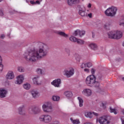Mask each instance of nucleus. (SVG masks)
I'll return each instance as SVG.
<instances>
[{"label":"nucleus","instance_id":"obj_1","mask_svg":"<svg viewBox=\"0 0 124 124\" xmlns=\"http://www.w3.org/2000/svg\"><path fill=\"white\" fill-rule=\"evenodd\" d=\"M38 49H33L25 53L24 58L27 62H35L37 60H41L47 56L49 47L46 44L40 43L38 44Z\"/></svg>","mask_w":124,"mask_h":124},{"label":"nucleus","instance_id":"obj_2","mask_svg":"<svg viewBox=\"0 0 124 124\" xmlns=\"http://www.w3.org/2000/svg\"><path fill=\"white\" fill-rule=\"evenodd\" d=\"M52 120V116L48 114L40 115L38 118L39 122L44 123L45 124H50Z\"/></svg>","mask_w":124,"mask_h":124},{"label":"nucleus","instance_id":"obj_3","mask_svg":"<svg viewBox=\"0 0 124 124\" xmlns=\"http://www.w3.org/2000/svg\"><path fill=\"white\" fill-rule=\"evenodd\" d=\"M118 11V9L117 7L112 6L108 8L105 11V14L106 16L108 17H114L115 16L116 14H117V11Z\"/></svg>","mask_w":124,"mask_h":124},{"label":"nucleus","instance_id":"obj_4","mask_svg":"<svg viewBox=\"0 0 124 124\" xmlns=\"http://www.w3.org/2000/svg\"><path fill=\"white\" fill-rule=\"evenodd\" d=\"M42 109L45 113H52L53 112L52 103L50 102L45 103L42 106Z\"/></svg>","mask_w":124,"mask_h":124},{"label":"nucleus","instance_id":"obj_5","mask_svg":"<svg viewBox=\"0 0 124 124\" xmlns=\"http://www.w3.org/2000/svg\"><path fill=\"white\" fill-rule=\"evenodd\" d=\"M96 78L94 75H91L87 77L85 83L86 85L88 86H90V87H92V85L93 84L95 80H96Z\"/></svg>","mask_w":124,"mask_h":124},{"label":"nucleus","instance_id":"obj_6","mask_svg":"<svg viewBox=\"0 0 124 124\" xmlns=\"http://www.w3.org/2000/svg\"><path fill=\"white\" fill-rule=\"evenodd\" d=\"M75 72L74 71V69L73 68H70L68 69H65L63 71V74L66 75V76L69 78V77H71L72 75H74Z\"/></svg>","mask_w":124,"mask_h":124},{"label":"nucleus","instance_id":"obj_7","mask_svg":"<svg viewBox=\"0 0 124 124\" xmlns=\"http://www.w3.org/2000/svg\"><path fill=\"white\" fill-rule=\"evenodd\" d=\"M97 122L99 123L100 124H110V121H109L107 117L102 116L100 117L97 119Z\"/></svg>","mask_w":124,"mask_h":124},{"label":"nucleus","instance_id":"obj_8","mask_svg":"<svg viewBox=\"0 0 124 124\" xmlns=\"http://www.w3.org/2000/svg\"><path fill=\"white\" fill-rule=\"evenodd\" d=\"M17 110L19 115H20L21 116H25L26 112L25 105H22L19 107Z\"/></svg>","mask_w":124,"mask_h":124},{"label":"nucleus","instance_id":"obj_9","mask_svg":"<svg viewBox=\"0 0 124 124\" xmlns=\"http://www.w3.org/2000/svg\"><path fill=\"white\" fill-rule=\"evenodd\" d=\"M8 91L5 88L0 89V98H4L6 96Z\"/></svg>","mask_w":124,"mask_h":124},{"label":"nucleus","instance_id":"obj_10","mask_svg":"<svg viewBox=\"0 0 124 124\" xmlns=\"http://www.w3.org/2000/svg\"><path fill=\"white\" fill-rule=\"evenodd\" d=\"M62 81L60 78L55 79L51 83V85H53V86H54L56 88H60V85Z\"/></svg>","mask_w":124,"mask_h":124},{"label":"nucleus","instance_id":"obj_11","mask_svg":"<svg viewBox=\"0 0 124 124\" xmlns=\"http://www.w3.org/2000/svg\"><path fill=\"white\" fill-rule=\"evenodd\" d=\"M14 72L13 71H9L6 76V78L7 80H12V79H14Z\"/></svg>","mask_w":124,"mask_h":124},{"label":"nucleus","instance_id":"obj_12","mask_svg":"<svg viewBox=\"0 0 124 124\" xmlns=\"http://www.w3.org/2000/svg\"><path fill=\"white\" fill-rule=\"evenodd\" d=\"M31 93L33 98H37L40 96V93L37 90H32Z\"/></svg>","mask_w":124,"mask_h":124},{"label":"nucleus","instance_id":"obj_13","mask_svg":"<svg viewBox=\"0 0 124 124\" xmlns=\"http://www.w3.org/2000/svg\"><path fill=\"white\" fill-rule=\"evenodd\" d=\"M88 46L90 49H92V50H93L94 51H97L98 50H99L98 46H97V45L95 43H91Z\"/></svg>","mask_w":124,"mask_h":124},{"label":"nucleus","instance_id":"obj_14","mask_svg":"<svg viewBox=\"0 0 124 124\" xmlns=\"http://www.w3.org/2000/svg\"><path fill=\"white\" fill-rule=\"evenodd\" d=\"M40 77L39 75L35 76L33 78L32 81L35 85H41V82L39 81Z\"/></svg>","mask_w":124,"mask_h":124},{"label":"nucleus","instance_id":"obj_15","mask_svg":"<svg viewBox=\"0 0 124 124\" xmlns=\"http://www.w3.org/2000/svg\"><path fill=\"white\" fill-rule=\"evenodd\" d=\"M31 111L34 115H37V114L41 113L42 110L40 107H35L32 108Z\"/></svg>","mask_w":124,"mask_h":124},{"label":"nucleus","instance_id":"obj_16","mask_svg":"<svg viewBox=\"0 0 124 124\" xmlns=\"http://www.w3.org/2000/svg\"><path fill=\"white\" fill-rule=\"evenodd\" d=\"M114 39H120L123 37V32L121 31H115Z\"/></svg>","mask_w":124,"mask_h":124},{"label":"nucleus","instance_id":"obj_17","mask_svg":"<svg viewBox=\"0 0 124 124\" xmlns=\"http://www.w3.org/2000/svg\"><path fill=\"white\" fill-rule=\"evenodd\" d=\"M24 81V76L20 75L17 77V80L15 81V83L17 85H20Z\"/></svg>","mask_w":124,"mask_h":124},{"label":"nucleus","instance_id":"obj_18","mask_svg":"<svg viewBox=\"0 0 124 124\" xmlns=\"http://www.w3.org/2000/svg\"><path fill=\"white\" fill-rule=\"evenodd\" d=\"M82 93L86 96H91L92 94V90L90 89H84L82 91Z\"/></svg>","mask_w":124,"mask_h":124},{"label":"nucleus","instance_id":"obj_19","mask_svg":"<svg viewBox=\"0 0 124 124\" xmlns=\"http://www.w3.org/2000/svg\"><path fill=\"white\" fill-rule=\"evenodd\" d=\"M86 33V31H81L79 30L75 31L74 33V35L75 36H77V35H79V36H82V35H85Z\"/></svg>","mask_w":124,"mask_h":124},{"label":"nucleus","instance_id":"obj_20","mask_svg":"<svg viewBox=\"0 0 124 124\" xmlns=\"http://www.w3.org/2000/svg\"><path fill=\"white\" fill-rule=\"evenodd\" d=\"M115 33H116V32H115V31H109L108 33V38H110L111 39H115Z\"/></svg>","mask_w":124,"mask_h":124},{"label":"nucleus","instance_id":"obj_21","mask_svg":"<svg viewBox=\"0 0 124 124\" xmlns=\"http://www.w3.org/2000/svg\"><path fill=\"white\" fill-rule=\"evenodd\" d=\"M57 34H58V35H60V36H62L63 37H68V35L66 34L63 31H58L56 32Z\"/></svg>","mask_w":124,"mask_h":124},{"label":"nucleus","instance_id":"obj_22","mask_svg":"<svg viewBox=\"0 0 124 124\" xmlns=\"http://www.w3.org/2000/svg\"><path fill=\"white\" fill-rule=\"evenodd\" d=\"M78 13L80 16L82 17H85L86 16H88V14L86 13V12L83 10V9H79Z\"/></svg>","mask_w":124,"mask_h":124},{"label":"nucleus","instance_id":"obj_23","mask_svg":"<svg viewBox=\"0 0 124 124\" xmlns=\"http://www.w3.org/2000/svg\"><path fill=\"white\" fill-rule=\"evenodd\" d=\"M64 95H65V96H66V97L70 98L72 97L73 94L72 93V92L67 91L64 93Z\"/></svg>","mask_w":124,"mask_h":124},{"label":"nucleus","instance_id":"obj_24","mask_svg":"<svg viewBox=\"0 0 124 124\" xmlns=\"http://www.w3.org/2000/svg\"><path fill=\"white\" fill-rule=\"evenodd\" d=\"M77 2H79V0H68L67 1L68 5H73V4L77 3Z\"/></svg>","mask_w":124,"mask_h":124},{"label":"nucleus","instance_id":"obj_25","mask_svg":"<svg viewBox=\"0 0 124 124\" xmlns=\"http://www.w3.org/2000/svg\"><path fill=\"white\" fill-rule=\"evenodd\" d=\"M84 115L86 118H89V119H92L93 117V113L91 112L86 111L84 113Z\"/></svg>","mask_w":124,"mask_h":124},{"label":"nucleus","instance_id":"obj_26","mask_svg":"<svg viewBox=\"0 0 124 124\" xmlns=\"http://www.w3.org/2000/svg\"><path fill=\"white\" fill-rule=\"evenodd\" d=\"M23 87L25 90H27L28 91L31 89V86L30 83H26L23 85Z\"/></svg>","mask_w":124,"mask_h":124},{"label":"nucleus","instance_id":"obj_27","mask_svg":"<svg viewBox=\"0 0 124 124\" xmlns=\"http://www.w3.org/2000/svg\"><path fill=\"white\" fill-rule=\"evenodd\" d=\"M78 100L79 107H83V103H84V100H83V99L80 97H78Z\"/></svg>","mask_w":124,"mask_h":124},{"label":"nucleus","instance_id":"obj_28","mask_svg":"<svg viewBox=\"0 0 124 124\" xmlns=\"http://www.w3.org/2000/svg\"><path fill=\"white\" fill-rule=\"evenodd\" d=\"M74 57L77 62H80V61H81V56L79 54L76 53L74 55Z\"/></svg>","mask_w":124,"mask_h":124},{"label":"nucleus","instance_id":"obj_29","mask_svg":"<svg viewBox=\"0 0 124 124\" xmlns=\"http://www.w3.org/2000/svg\"><path fill=\"white\" fill-rule=\"evenodd\" d=\"M109 111L110 113H114V115H117L118 114V110L116 108H109Z\"/></svg>","mask_w":124,"mask_h":124},{"label":"nucleus","instance_id":"obj_30","mask_svg":"<svg viewBox=\"0 0 124 124\" xmlns=\"http://www.w3.org/2000/svg\"><path fill=\"white\" fill-rule=\"evenodd\" d=\"M119 26L124 27V17L123 16H121L119 21Z\"/></svg>","mask_w":124,"mask_h":124},{"label":"nucleus","instance_id":"obj_31","mask_svg":"<svg viewBox=\"0 0 124 124\" xmlns=\"http://www.w3.org/2000/svg\"><path fill=\"white\" fill-rule=\"evenodd\" d=\"M71 123L74 124H80V121L79 120H74L73 118H70Z\"/></svg>","mask_w":124,"mask_h":124},{"label":"nucleus","instance_id":"obj_32","mask_svg":"<svg viewBox=\"0 0 124 124\" xmlns=\"http://www.w3.org/2000/svg\"><path fill=\"white\" fill-rule=\"evenodd\" d=\"M111 25H112V23L111 22V21H107L106 22V24H104L105 29H107V28H108V27H110Z\"/></svg>","mask_w":124,"mask_h":124},{"label":"nucleus","instance_id":"obj_33","mask_svg":"<svg viewBox=\"0 0 124 124\" xmlns=\"http://www.w3.org/2000/svg\"><path fill=\"white\" fill-rule=\"evenodd\" d=\"M99 82L98 81H96L95 80L94 82L93 83V85H92V87H95V88H98L99 87Z\"/></svg>","mask_w":124,"mask_h":124},{"label":"nucleus","instance_id":"obj_34","mask_svg":"<svg viewBox=\"0 0 124 124\" xmlns=\"http://www.w3.org/2000/svg\"><path fill=\"white\" fill-rule=\"evenodd\" d=\"M69 40L72 42H77L78 39L76 37H75L73 36H72L70 37Z\"/></svg>","mask_w":124,"mask_h":124},{"label":"nucleus","instance_id":"obj_35","mask_svg":"<svg viewBox=\"0 0 124 124\" xmlns=\"http://www.w3.org/2000/svg\"><path fill=\"white\" fill-rule=\"evenodd\" d=\"M77 42L78 44H79V45H83V44L85 43V41H84V40L79 39H78Z\"/></svg>","mask_w":124,"mask_h":124},{"label":"nucleus","instance_id":"obj_36","mask_svg":"<svg viewBox=\"0 0 124 124\" xmlns=\"http://www.w3.org/2000/svg\"><path fill=\"white\" fill-rule=\"evenodd\" d=\"M52 100H53V101H59L60 100V97L56 95L53 96Z\"/></svg>","mask_w":124,"mask_h":124},{"label":"nucleus","instance_id":"obj_37","mask_svg":"<svg viewBox=\"0 0 124 124\" xmlns=\"http://www.w3.org/2000/svg\"><path fill=\"white\" fill-rule=\"evenodd\" d=\"M17 70L19 72H25V68L23 67H18Z\"/></svg>","mask_w":124,"mask_h":124},{"label":"nucleus","instance_id":"obj_38","mask_svg":"<svg viewBox=\"0 0 124 124\" xmlns=\"http://www.w3.org/2000/svg\"><path fill=\"white\" fill-rule=\"evenodd\" d=\"M86 67H92V66H93V63H92V62H87L86 63Z\"/></svg>","mask_w":124,"mask_h":124},{"label":"nucleus","instance_id":"obj_39","mask_svg":"<svg viewBox=\"0 0 124 124\" xmlns=\"http://www.w3.org/2000/svg\"><path fill=\"white\" fill-rule=\"evenodd\" d=\"M36 72L38 74H42V70L41 69L38 68L36 70Z\"/></svg>","mask_w":124,"mask_h":124},{"label":"nucleus","instance_id":"obj_40","mask_svg":"<svg viewBox=\"0 0 124 124\" xmlns=\"http://www.w3.org/2000/svg\"><path fill=\"white\" fill-rule=\"evenodd\" d=\"M86 67H87V65L86 63H82L81 65H80V68H82V69H84V68H86Z\"/></svg>","mask_w":124,"mask_h":124},{"label":"nucleus","instance_id":"obj_41","mask_svg":"<svg viewBox=\"0 0 124 124\" xmlns=\"http://www.w3.org/2000/svg\"><path fill=\"white\" fill-rule=\"evenodd\" d=\"M65 51L66 53H67V54H68V56H70V49L68 48H65Z\"/></svg>","mask_w":124,"mask_h":124},{"label":"nucleus","instance_id":"obj_42","mask_svg":"<svg viewBox=\"0 0 124 124\" xmlns=\"http://www.w3.org/2000/svg\"><path fill=\"white\" fill-rule=\"evenodd\" d=\"M3 68V65L1 63V62H0V72H1V71H2Z\"/></svg>","mask_w":124,"mask_h":124},{"label":"nucleus","instance_id":"obj_43","mask_svg":"<svg viewBox=\"0 0 124 124\" xmlns=\"http://www.w3.org/2000/svg\"><path fill=\"white\" fill-rule=\"evenodd\" d=\"M84 71L85 72H86V73H90V69H89L88 68H85L84 69Z\"/></svg>","mask_w":124,"mask_h":124},{"label":"nucleus","instance_id":"obj_44","mask_svg":"<svg viewBox=\"0 0 124 124\" xmlns=\"http://www.w3.org/2000/svg\"><path fill=\"white\" fill-rule=\"evenodd\" d=\"M91 73H92V74H93L92 75H93V74L95 73V70L93 68H92L91 69Z\"/></svg>","mask_w":124,"mask_h":124},{"label":"nucleus","instance_id":"obj_45","mask_svg":"<svg viewBox=\"0 0 124 124\" xmlns=\"http://www.w3.org/2000/svg\"><path fill=\"white\" fill-rule=\"evenodd\" d=\"M92 114H93V115H94V116H95L96 117H98V113L95 112H93Z\"/></svg>","mask_w":124,"mask_h":124},{"label":"nucleus","instance_id":"obj_46","mask_svg":"<svg viewBox=\"0 0 124 124\" xmlns=\"http://www.w3.org/2000/svg\"><path fill=\"white\" fill-rule=\"evenodd\" d=\"M4 37H5V35L4 34L1 35L0 38H1V39H3V38H4Z\"/></svg>","mask_w":124,"mask_h":124},{"label":"nucleus","instance_id":"obj_47","mask_svg":"<svg viewBox=\"0 0 124 124\" xmlns=\"http://www.w3.org/2000/svg\"><path fill=\"white\" fill-rule=\"evenodd\" d=\"M30 3H31V4H35V2L34 0H31L30 1Z\"/></svg>","mask_w":124,"mask_h":124},{"label":"nucleus","instance_id":"obj_48","mask_svg":"<svg viewBox=\"0 0 124 124\" xmlns=\"http://www.w3.org/2000/svg\"><path fill=\"white\" fill-rule=\"evenodd\" d=\"M35 4H40V1H39V0H36L35 2Z\"/></svg>","mask_w":124,"mask_h":124},{"label":"nucleus","instance_id":"obj_49","mask_svg":"<svg viewBox=\"0 0 124 124\" xmlns=\"http://www.w3.org/2000/svg\"><path fill=\"white\" fill-rule=\"evenodd\" d=\"M87 7H88V8H91V7H92V4L89 3Z\"/></svg>","mask_w":124,"mask_h":124},{"label":"nucleus","instance_id":"obj_50","mask_svg":"<svg viewBox=\"0 0 124 124\" xmlns=\"http://www.w3.org/2000/svg\"><path fill=\"white\" fill-rule=\"evenodd\" d=\"M92 13H90L87 15V16H88L89 18H92Z\"/></svg>","mask_w":124,"mask_h":124},{"label":"nucleus","instance_id":"obj_51","mask_svg":"<svg viewBox=\"0 0 124 124\" xmlns=\"http://www.w3.org/2000/svg\"><path fill=\"white\" fill-rule=\"evenodd\" d=\"M0 16H3V12L1 11H0Z\"/></svg>","mask_w":124,"mask_h":124},{"label":"nucleus","instance_id":"obj_52","mask_svg":"<svg viewBox=\"0 0 124 124\" xmlns=\"http://www.w3.org/2000/svg\"><path fill=\"white\" fill-rule=\"evenodd\" d=\"M121 120L122 124H124V119H123V118H121Z\"/></svg>","mask_w":124,"mask_h":124},{"label":"nucleus","instance_id":"obj_53","mask_svg":"<svg viewBox=\"0 0 124 124\" xmlns=\"http://www.w3.org/2000/svg\"><path fill=\"white\" fill-rule=\"evenodd\" d=\"M84 124H93L91 123H84Z\"/></svg>","mask_w":124,"mask_h":124},{"label":"nucleus","instance_id":"obj_54","mask_svg":"<svg viewBox=\"0 0 124 124\" xmlns=\"http://www.w3.org/2000/svg\"><path fill=\"white\" fill-rule=\"evenodd\" d=\"M122 113L124 114V109H123V110H122Z\"/></svg>","mask_w":124,"mask_h":124},{"label":"nucleus","instance_id":"obj_55","mask_svg":"<svg viewBox=\"0 0 124 124\" xmlns=\"http://www.w3.org/2000/svg\"><path fill=\"white\" fill-rule=\"evenodd\" d=\"M122 79L123 81H124V77H123V78H122Z\"/></svg>","mask_w":124,"mask_h":124},{"label":"nucleus","instance_id":"obj_56","mask_svg":"<svg viewBox=\"0 0 124 124\" xmlns=\"http://www.w3.org/2000/svg\"><path fill=\"white\" fill-rule=\"evenodd\" d=\"M0 61H1V57L0 56Z\"/></svg>","mask_w":124,"mask_h":124},{"label":"nucleus","instance_id":"obj_57","mask_svg":"<svg viewBox=\"0 0 124 124\" xmlns=\"http://www.w3.org/2000/svg\"><path fill=\"white\" fill-rule=\"evenodd\" d=\"M2 1V0H0V2H1Z\"/></svg>","mask_w":124,"mask_h":124},{"label":"nucleus","instance_id":"obj_58","mask_svg":"<svg viewBox=\"0 0 124 124\" xmlns=\"http://www.w3.org/2000/svg\"><path fill=\"white\" fill-rule=\"evenodd\" d=\"M99 79H101V77L100 78H99Z\"/></svg>","mask_w":124,"mask_h":124},{"label":"nucleus","instance_id":"obj_59","mask_svg":"<svg viewBox=\"0 0 124 124\" xmlns=\"http://www.w3.org/2000/svg\"><path fill=\"white\" fill-rule=\"evenodd\" d=\"M26 2H28V0H26Z\"/></svg>","mask_w":124,"mask_h":124},{"label":"nucleus","instance_id":"obj_60","mask_svg":"<svg viewBox=\"0 0 124 124\" xmlns=\"http://www.w3.org/2000/svg\"><path fill=\"white\" fill-rule=\"evenodd\" d=\"M103 106H104V104L103 103Z\"/></svg>","mask_w":124,"mask_h":124},{"label":"nucleus","instance_id":"obj_61","mask_svg":"<svg viewBox=\"0 0 124 124\" xmlns=\"http://www.w3.org/2000/svg\"><path fill=\"white\" fill-rule=\"evenodd\" d=\"M84 0H82V1H83Z\"/></svg>","mask_w":124,"mask_h":124}]
</instances>
